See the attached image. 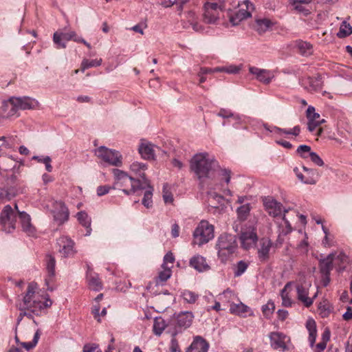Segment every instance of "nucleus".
<instances>
[{
  "instance_id": "obj_1",
  "label": "nucleus",
  "mask_w": 352,
  "mask_h": 352,
  "mask_svg": "<svg viewBox=\"0 0 352 352\" xmlns=\"http://www.w3.org/2000/svg\"><path fill=\"white\" fill-rule=\"evenodd\" d=\"M190 163V169L199 180L201 188L210 187L216 180H224L226 184L230 182V170L221 168L218 162L210 157L208 153L195 154Z\"/></svg>"
},
{
  "instance_id": "obj_2",
  "label": "nucleus",
  "mask_w": 352,
  "mask_h": 352,
  "mask_svg": "<svg viewBox=\"0 0 352 352\" xmlns=\"http://www.w3.org/2000/svg\"><path fill=\"white\" fill-rule=\"evenodd\" d=\"M113 175L115 179V188L121 189L126 195L134 194L139 190L140 188H144L148 185V179L141 182L140 179H135L128 175L124 170L114 168L113 169Z\"/></svg>"
},
{
  "instance_id": "obj_3",
  "label": "nucleus",
  "mask_w": 352,
  "mask_h": 352,
  "mask_svg": "<svg viewBox=\"0 0 352 352\" xmlns=\"http://www.w3.org/2000/svg\"><path fill=\"white\" fill-rule=\"evenodd\" d=\"M36 289V283H29L25 295L23 298V305H21L19 309L27 310L35 315H39L42 310L50 307L52 301L50 298H46L45 302L41 301L38 296L35 294Z\"/></svg>"
},
{
  "instance_id": "obj_4",
  "label": "nucleus",
  "mask_w": 352,
  "mask_h": 352,
  "mask_svg": "<svg viewBox=\"0 0 352 352\" xmlns=\"http://www.w3.org/2000/svg\"><path fill=\"white\" fill-rule=\"evenodd\" d=\"M236 237L231 234H221L216 243L217 255L222 263H226L237 249Z\"/></svg>"
},
{
  "instance_id": "obj_5",
  "label": "nucleus",
  "mask_w": 352,
  "mask_h": 352,
  "mask_svg": "<svg viewBox=\"0 0 352 352\" xmlns=\"http://www.w3.org/2000/svg\"><path fill=\"white\" fill-rule=\"evenodd\" d=\"M264 206L268 214L274 217L279 216L282 212H283L284 215L282 218V221L285 227L283 225L279 226L280 233L283 235H287L292 232V228L291 224L285 217V213L288 212L289 209L283 208L280 202H278L271 197L265 198L264 200Z\"/></svg>"
},
{
  "instance_id": "obj_6",
  "label": "nucleus",
  "mask_w": 352,
  "mask_h": 352,
  "mask_svg": "<svg viewBox=\"0 0 352 352\" xmlns=\"http://www.w3.org/2000/svg\"><path fill=\"white\" fill-rule=\"evenodd\" d=\"M17 211L16 204H14V208L9 204L3 208L0 213V225L6 233H11L15 229Z\"/></svg>"
},
{
  "instance_id": "obj_7",
  "label": "nucleus",
  "mask_w": 352,
  "mask_h": 352,
  "mask_svg": "<svg viewBox=\"0 0 352 352\" xmlns=\"http://www.w3.org/2000/svg\"><path fill=\"white\" fill-rule=\"evenodd\" d=\"M193 243L202 245L214 238V227L207 221H201L193 232Z\"/></svg>"
},
{
  "instance_id": "obj_8",
  "label": "nucleus",
  "mask_w": 352,
  "mask_h": 352,
  "mask_svg": "<svg viewBox=\"0 0 352 352\" xmlns=\"http://www.w3.org/2000/svg\"><path fill=\"white\" fill-rule=\"evenodd\" d=\"M94 152L98 157L111 166L116 167H121L122 166L123 157L118 151L110 149L105 146H100Z\"/></svg>"
},
{
  "instance_id": "obj_9",
  "label": "nucleus",
  "mask_w": 352,
  "mask_h": 352,
  "mask_svg": "<svg viewBox=\"0 0 352 352\" xmlns=\"http://www.w3.org/2000/svg\"><path fill=\"white\" fill-rule=\"evenodd\" d=\"M224 8L223 0H209L204 4V20L207 23H215L219 19V11Z\"/></svg>"
},
{
  "instance_id": "obj_10",
  "label": "nucleus",
  "mask_w": 352,
  "mask_h": 352,
  "mask_svg": "<svg viewBox=\"0 0 352 352\" xmlns=\"http://www.w3.org/2000/svg\"><path fill=\"white\" fill-rule=\"evenodd\" d=\"M311 287L310 283H303L300 280L296 283V288L297 293V298L306 307L312 305L314 300L316 298L318 292H316L312 298L309 297V288Z\"/></svg>"
},
{
  "instance_id": "obj_11",
  "label": "nucleus",
  "mask_w": 352,
  "mask_h": 352,
  "mask_svg": "<svg viewBox=\"0 0 352 352\" xmlns=\"http://www.w3.org/2000/svg\"><path fill=\"white\" fill-rule=\"evenodd\" d=\"M239 239L243 249L249 250L253 248L258 241L256 228L251 226L243 228L240 234Z\"/></svg>"
},
{
  "instance_id": "obj_12",
  "label": "nucleus",
  "mask_w": 352,
  "mask_h": 352,
  "mask_svg": "<svg viewBox=\"0 0 352 352\" xmlns=\"http://www.w3.org/2000/svg\"><path fill=\"white\" fill-rule=\"evenodd\" d=\"M272 248V242L268 238H261L258 241L257 246V256L262 263L268 261L270 256V250Z\"/></svg>"
},
{
  "instance_id": "obj_13",
  "label": "nucleus",
  "mask_w": 352,
  "mask_h": 352,
  "mask_svg": "<svg viewBox=\"0 0 352 352\" xmlns=\"http://www.w3.org/2000/svg\"><path fill=\"white\" fill-rule=\"evenodd\" d=\"M302 85L309 92H318L321 90L323 85L322 78L320 75L316 77L307 76L301 79Z\"/></svg>"
},
{
  "instance_id": "obj_14",
  "label": "nucleus",
  "mask_w": 352,
  "mask_h": 352,
  "mask_svg": "<svg viewBox=\"0 0 352 352\" xmlns=\"http://www.w3.org/2000/svg\"><path fill=\"white\" fill-rule=\"evenodd\" d=\"M270 345L275 350L285 351L288 349L286 344L287 336L280 332H272L269 335Z\"/></svg>"
},
{
  "instance_id": "obj_15",
  "label": "nucleus",
  "mask_w": 352,
  "mask_h": 352,
  "mask_svg": "<svg viewBox=\"0 0 352 352\" xmlns=\"http://www.w3.org/2000/svg\"><path fill=\"white\" fill-rule=\"evenodd\" d=\"M59 252L63 257H69L74 254V241L69 237L63 236L57 240Z\"/></svg>"
},
{
  "instance_id": "obj_16",
  "label": "nucleus",
  "mask_w": 352,
  "mask_h": 352,
  "mask_svg": "<svg viewBox=\"0 0 352 352\" xmlns=\"http://www.w3.org/2000/svg\"><path fill=\"white\" fill-rule=\"evenodd\" d=\"M249 72L255 76L256 80L264 84H269L274 78V73L272 71L253 66L249 67Z\"/></svg>"
},
{
  "instance_id": "obj_17",
  "label": "nucleus",
  "mask_w": 352,
  "mask_h": 352,
  "mask_svg": "<svg viewBox=\"0 0 352 352\" xmlns=\"http://www.w3.org/2000/svg\"><path fill=\"white\" fill-rule=\"evenodd\" d=\"M307 118L308 119L307 128L310 132H313L316 127L324 122V120L320 118V114L315 112V108L312 106L308 107L307 109Z\"/></svg>"
},
{
  "instance_id": "obj_18",
  "label": "nucleus",
  "mask_w": 352,
  "mask_h": 352,
  "mask_svg": "<svg viewBox=\"0 0 352 352\" xmlns=\"http://www.w3.org/2000/svg\"><path fill=\"white\" fill-rule=\"evenodd\" d=\"M46 263V270L47 272V277L45 278V284L47 286V290L53 291L54 287H50V284L52 282L53 278L55 276V265H56V260L54 256L50 254H47L46 256L45 259Z\"/></svg>"
},
{
  "instance_id": "obj_19",
  "label": "nucleus",
  "mask_w": 352,
  "mask_h": 352,
  "mask_svg": "<svg viewBox=\"0 0 352 352\" xmlns=\"http://www.w3.org/2000/svg\"><path fill=\"white\" fill-rule=\"evenodd\" d=\"M208 342L202 337L197 336L194 338L185 352H208Z\"/></svg>"
},
{
  "instance_id": "obj_20",
  "label": "nucleus",
  "mask_w": 352,
  "mask_h": 352,
  "mask_svg": "<svg viewBox=\"0 0 352 352\" xmlns=\"http://www.w3.org/2000/svg\"><path fill=\"white\" fill-rule=\"evenodd\" d=\"M15 102L14 105H17L19 110H28L36 108L38 106V102L32 98L24 97H12Z\"/></svg>"
},
{
  "instance_id": "obj_21",
  "label": "nucleus",
  "mask_w": 352,
  "mask_h": 352,
  "mask_svg": "<svg viewBox=\"0 0 352 352\" xmlns=\"http://www.w3.org/2000/svg\"><path fill=\"white\" fill-rule=\"evenodd\" d=\"M155 148L160 151L159 147L150 142H142L139 146L138 151L144 159L153 160L156 152Z\"/></svg>"
},
{
  "instance_id": "obj_22",
  "label": "nucleus",
  "mask_w": 352,
  "mask_h": 352,
  "mask_svg": "<svg viewBox=\"0 0 352 352\" xmlns=\"http://www.w3.org/2000/svg\"><path fill=\"white\" fill-rule=\"evenodd\" d=\"M23 230L29 236L34 235L35 228L31 223L30 216L25 212L17 211Z\"/></svg>"
},
{
  "instance_id": "obj_23",
  "label": "nucleus",
  "mask_w": 352,
  "mask_h": 352,
  "mask_svg": "<svg viewBox=\"0 0 352 352\" xmlns=\"http://www.w3.org/2000/svg\"><path fill=\"white\" fill-rule=\"evenodd\" d=\"M190 265L199 272L207 271L210 269L206 258L200 255H195L192 257L190 260Z\"/></svg>"
},
{
  "instance_id": "obj_24",
  "label": "nucleus",
  "mask_w": 352,
  "mask_h": 352,
  "mask_svg": "<svg viewBox=\"0 0 352 352\" xmlns=\"http://www.w3.org/2000/svg\"><path fill=\"white\" fill-rule=\"evenodd\" d=\"M22 166V163L19 164L12 157L3 156L1 157V166L0 165V169L3 171L12 170L15 172L16 169H20Z\"/></svg>"
},
{
  "instance_id": "obj_25",
  "label": "nucleus",
  "mask_w": 352,
  "mask_h": 352,
  "mask_svg": "<svg viewBox=\"0 0 352 352\" xmlns=\"http://www.w3.org/2000/svg\"><path fill=\"white\" fill-rule=\"evenodd\" d=\"M193 318L190 311L181 312L176 317V324L180 328L186 329L191 325Z\"/></svg>"
},
{
  "instance_id": "obj_26",
  "label": "nucleus",
  "mask_w": 352,
  "mask_h": 352,
  "mask_svg": "<svg viewBox=\"0 0 352 352\" xmlns=\"http://www.w3.org/2000/svg\"><path fill=\"white\" fill-rule=\"evenodd\" d=\"M275 25V23L267 18H259L255 20V30L258 34H263L267 32L270 28Z\"/></svg>"
},
{
  "instance_id": "obj_27",
  "label": "nucleus",
  "mask_w": 352,
  "mask_h": 352,
  "mask_svg": "<svg viewBox=\"0 0 352 352\" xmlns=\"http://www.w3.org/2000/svg\"><path fill=\"white\" fill-rule=\"evenodd\" d=\"M146 190L144 193V197L142 200V204L146 208H151L153 206V188L151 186L149 180H148V185L145 184L144 188H140L139 190Z\"/></svg>"
},
{
  "instance_id": "obj_28",
  "label": "nucleus",
  "mask_w": 352,
  "mask_h": 352,
  "mask_svg": "<svg viewBox=\"0 0 352 352\" xmlns=\"http://www.w3.org/2000/svg\"><path fill=\"white\" fill-rule=\"evenodd\" d=\"M147 169V164L139 162H133L130 165V170L139 177L141 182L147 179L145 177V170Z\"/></svg>"
},
{
  "instance_id": "obj_29",
  "label": "nucleus",
  "mask_w": 352,
  "mask_h": 352,
  "mask_svg": "<svg viewBox=\"0 0 352 352\" xmlns=\"http://www.w3.org/2000/svg\"><path fill=\"white\" fill-rule=\"evenodd\" d=\"M334 254H330L325 258L320 261L319 267L321 274H330L333 268Z\"/></svg>"
},
{
  "instance_id": "obj_30",
  "label": "nucleus",
  "mask_w": 352,
  "mask_h": 352,
  "mask_svg": "<svg viewBox=\"0 0 352 352\" xmlns=\"http://www.w3.org/2000/svg\"><path fill=\"white\" fill-rule=\"evenodd\" d=\"M251 16V13L248 10L240 9L234 14L230 15V22L232 25H237L239 23Z\"/></svg>"
},
{
  "instance_id": "obj_31",
  "label": "nucleus",
  "mask_w": 352,
  "mask_h": 352,
  "mask_svg": "<svg viewBox=\"0 0 352 352\" xmlns=\"http://www.w3.org/2000/svg\"><path fill=\"white\" fill-rule=\"evenodd\" d=\"M15 102L13 98H10L9 100L3 104V109H5L6 118H10L12 116H19V108L17 105H14Z\"/></svg>"
},
{
  "instance_id": "obj_32",
  "label": "nucleus",
  "mask_w": 352,
  "mask_h": 352,
  "mask_svg": "<svg viewBox=\"0 0 352 352\" xmlns=\"http://www.w3.org/2000/svg\"><path fill=\"white\" fill-rule=\"evenodd\" d=\"M217 115L221 118H224V119L232 118L234 121L233 126L236 129L238 128V125L241 123V117L237 114H234L229 109H221L219 110V111L217 113Z\"/></svg>"
},
{
  "instance_id": "obj_33",
  "label": "nucleus",
  "mask_w": 352,
  "mask_h": 352,
  "mask_svg": "<svg viewBox=\"0 0 352 352\" xmlns=\"http://www.w3.org/2000/svg\"><path fill=\"white\" fill-rule=\"evenodd\" d=\"M296 47L297 48L298 52L304 56H309L313 53V46L311 43L303 41H297L296 43Z\"/></svg>"
},
{
  "instance_id": "obj_34",
  "label": "nucleus",
  "mask_w": 352,
  "mask_h": 352,
  "mask_svg": "<svg viewBox=\"0 0 352 352\" xmlns=\"http://www.w3.org/2000/svg\"><path fill=\"white\" fill-rule=\"evenodd\" d=\"M208 202L209 206L213 208H217L219 205L223 204V197L216 192L210 190L208 192Z\"/></svg>"
},
{
  "instance_id": "obj_35",
  "label": "nucleus",
  "mask_w": 352,
  "mask_h": 352,
  "mask_svg": "<svg viewBox=\"0 0 352 352\" xmlns=\"http://www.w3.org/2000/svg\"><path fill=\"white\" fill-rule=\"evenodd\" d=\"M57 204L60 207V211L54 214V219L56 221H58L59 223H63L67 221L69 218V211L67 208L62 201L57 203Z\"/></svg>"
},
{
  "instance_id": "obj_36",
  "label": "nucleus",
  "mask_w": 352,
  "mask_h": 352,
  "mask_svg": "<svg viewBox=\"0 0 352 352\" xmlns=\"http://www.w3.org/2000/svg\"><path fill=\"white\" fill-rule=\"evenodd\" d=\"M250 308L242 302L239 304L232 303L230 307V311L232 314L240 316H245Z\"/></svg>"
},
{
  "instance_id": "obj_37",
  "label": "nucleus",
  "mask_w": 352,
  "mask_h": 352,
  "mask_svg": "<svg viewBox=\"0 0 352 352\" xmlns=\"http://www.w3.org/2000/svg\"><path fill=\"white\" fill-rule=\"evenodd\" d=\"M163 270L159 272L158 276L155 279L157 285H162L166 282L171 276V266L162 267Z\"/></svg>"
},
{
  "instance_id": "obj_38",
  "label": "nucleus",
  "mask_w": 352,
  "mask_h": 352,
  "mask_svg": "<svg viewBox=\"0 0 352 352\" xmlns=\"http://www.w3.org/2000/svg\"><path fill=\"white\" fill-rule=\"evenodd\" d=\"M65 41H74L76 43H82L88 46V43L81 37L78 36L74 32H60Z\"/></svg>"
},
{
  "instance_id": "obj_39",
  "label": "nucleus",
  "mask_w": 352,
  "mask_h": 352,
  "mask_svg": "<svg viewBox=\"0 0 352 352\" xmlns=\"http://www.w3.org/2000/svg\"><path fill=\"white\" fill-rule=\"evenodd\" d=\"M102 289V283L100 280L98 274H89V290L92 289L95 292L100 291Z\"/></svg>"
},
{
  "instance_id": "obj_40",
  "label": "nucleus",
  "mask_w": 352,
  "mask_h": 352,
  "mask_svg": "<svg viewBox=\"0 0 352 352\" xmlns=\"http://www.w3.org/2000/svg\"><path fill=\"white\" fill-rule=\"evenodd\" d=\"M251 210V206L250 204H246L241 206L236 210L238 219L241 221H245L247 219Z\"/></svg>"
},
{
  "instance_id": "obj_41",
  "label": "nucleus",
  "mask_w": 352,
  "mask_h": 352,
  "mask_svg": "<svg viewBox=\"0 0 352 352\" xmlns=\"http://www.w3.org/2000/svg\"><path fill=\"white\" fill-rule=\"evenodd\" d=\"M166 327L165 320L162 318H155L153 324V332L156 336H160Z\"/></svg>"
},
{
  "instance_id": "obj_42",
  "label": "nucleus",
  "mask_w": 352,
  "mask_h": 352,
  "mask_svg": "<svg viewBox=\"0 0 352 352\" xmlns=\"http://www.w3.org/2000/svg\"><path fill=\"white\" fill-rule=\"evenodd\" d=\"M292 284V282L287 283L284 288L280 291V296L282 298V305L286 307H292V300L289 297L288 294L286 292L287 289Z\"/></svg>"
},
{
  "instance_id": "obj_43",
  "label": "nucleus",
  "mask_w": 352,
  "mask_h": 352,
  "mask_svg": "<svg viewBox=\"0 0 352 352\" xmlns=\"http://www.w3.org/2000/svg\"><path fill=\"white\" fill-rule=\"evenodd\" d=\"M352 34V27L349 23L343 21L340 27L337 36L339 38H345Z\"/></svg>"
},
{
  "instance_id": "obj_44",
  "label": "nucleus",
  "mask_w": 352,
  "mask_h": 352,
  "mask_svg": "<svg viewBox=\"0 0 352 352\" xmlns=\"http://www.w3.org/2000/svg\"><path fill=\"white\" fill-rule=\"evenodd\" d=\"M41 334V330L38 329L36 331V333H34V338L31 342H21L20 344L23 347H24L27 351H29V350L33 349L36 345V344L38 343V340L40 338Z\"/></svg>"
},
{
  "instance_id": "obj_45",
  "label": "nucleus",
  "mask_w": 352,
  "mask_h": 352,
  "mask_svg": "<svg viewBox=\"0 0 352 352\" xmlns=\"http://www.w3.org/2000/svg\"><path fill=\"white\" fill-rule=\"evenodd\" d=\"M294 172L296 173V176L298 178V179L300 181H301L302 183L307 184H316V180L315 177H313L311 175H309V176L304 175L302 173H301L298 171V168H294Z\"/></svg>"
},
{
  "instance_id": "obj_46",
  "label": "nucleus",
  "mask_w": 352,
  "mask_h": 352,
  "mask_svg": "<svg viewBox=\"0 0 352 352\" xmlns=\"http://www.w3.org/2000/svg\"><path fill=\"white\" fill-rule=\"evenodd\" d=\"M32 160H36L40 163H43L45 166V168L48 172H52V166L51 165L52 160L49 156H33Z\"/></svg>"
},
{
  "instance_id": "obj_47",
  "label": "nucleus",
  "mask_w": 352,
  "mask_h": 352,
  "mask_svg": "<svg viewBox=\"0 0 352 352\" xmlns=\"http://www.w3.org/2000/svg\"><path fill=\"white\" fill-rule=\"evenodd\" d=\"M248 264L244 261H239L235 267L234 274L235 277H239L241 276L248 269Z\"/></svg>"
},
{
  "instance_id": "obj_48",
  "label": "nucleus",
  "mask_w": 352,
  "mask_h": 352,
  "mask_svg": "<svg viewBox=\"0 0 352 352\" xmlns=\"http://www.w3.org/2000/svg\"><path fill=\"white\" fill-rule=\"evenodd\" d=\"M311 152V147L305 144L299 146L296 150L298 155L303 159L308 158L309 157V153Z\"/></svg>"
},
{
  "instance_id": "obj_49",
  "label": "nucleus",
  "mask_w": 352,
  "mask_h": 352,
  "mask_svg": "<svg viewBox=\"0 0 352 352\" xmlns=\"http://www.w3.org/2000/svg\"><path fill=\"white\" fill-rule=\"evenodd\" d=\"M53 41L57 48H65L66 44L60 32H56L53 35Z\"/></svg>"
},
{
  "instance_id": "obj_50",
  "label": "nucleus",
  "mask_w": 352,
  "mask_h": 352,
  "mask_svg": "<svg viewBox=\"0 0 352 352\" xmlns=\"http://www.w3.org/2000/svg\"><path fill=\"white\" fill-rule=\"evenodd\" d=\"M182 297L187 302L194 303L197 300L198 295L191 291L186 290L182 293Z\"/></svg>"
},
{
  "instance_id": "obj_51",
  "label": "nucleus",
  "mask_w": 352,
  "mask_h": 352,
  "mask_svg": "<svg viewBox=\"0 0 352 352\" xmlns=\"http://www.w3.org/2000/svg\"><path fill=\"white\" fill-rule=\"evenodd\" d=\"M275 309L274 303L272 301H268L267 303L262 306V311L266 318H269Z\"/></svg>"
},
{
  "instance_id": "obj_52",
  "label": "nucleus",
  "mask_w": 352,
  "mask_h": 352,
  "mask_svg": "<svg viewBox=\"0 0 352 352\" xmlns=\"http://www.w3.org/2000/svg\"><path fill=\"white\" fill-rule=\"evenodd\" d=\"M78 222L85 228H88L87 214L85 211H80L76 214Z\"/></svg>"
},
{
  "instance_id": "obj_53",
  "label": "nucleus",
  "mask_w": 352,
  "mask_h": 352,
  "mask_svg": "<svg viewBox=\"0 0 352 352\" xmlns=\"http://www.w3.org/2000/svg\"><path fill=\"white\" fill-rule=\"evenodd\" d=\"M168 184H164L163 186V199L166 204H170L173 201V197L171 192L167 190Z\"/></svg>"
},
{
  "instance_id": "obj_54",
  "label": "nucleus",
  "mask_w": 352,
  "mask_h": 352,
  "mask_svg": "<svg viewBox=\"0 0 352 352\" xmlns=\"http://www.w3.org/2000/svg\"><path fill=\"white\" fill-rule=\"evenodd\" d=\"M318 309L320 311V314L322 315V317L327 316L330 313L329 305L326 302H320L318 305Z\"/></svg>"
},
{
  "instance_id": "obj_55",
  "label": "nucleus",
  "mask_w": 352,
  "mask_h": 352,
  "mask_svg": "<svg viewBox=\"0 0 352 352\" xmlns=\"http://www.w3.org/2000/svg\"><path fill=\"white\" fill-rule=\"evenodd\" d=\"M240 69L234 65H231L228 67H222V68H216L214 71L216 72H226L228 74H236L239 72Z\"/></svg>"
},
{
  "instance_id": "obj_56",
  "label": "nucleus",
  "mask_w": 352,
  "mask_h": 352,
  "mask_svg": "<svg viewBox=\"0 0 352 352\" xmlns=\"http://www.w3.org/2000/svg\"><path fill=\"white\" fill-rule=\"evenodd\" d=\"M311 160L317 166H322L324 165V162L321 159V157L315 152H311L309 153V157Z\"/></svg>"
},
{
  "instance_id": "obj_57",
  "label": "nucleus",
  "mask_w": 352,
  "mask_h": 352,
  "mask_svg": "<svg viewBox=\"0 0 352 352\" xmlns=\"http://www.w3.org/2000/svg\"><path fill=\"white\" fill-rule=\"evenodd\" d=\"M100 309V306L99 303H94V300L93 301V305L91 307V313L94 315V317L98 322H100L99 311Z\"/></svg>"
},
{
  "instance_id": "obj_58",
  "label": "nucleus",
  "mask_w": 352,
  "mask_h": 352,
  "mask_svg": "<svg viewBox=\"0 0 352 352\" xmlns=\"http://www.w3.org/2000/svg\"><path fill=\"white\" fill-rule=\"evenodd\" d=\"M175 257L173 254L170 252L167 253L164 257V263L162 264V267H168V264L170 263L173 265Z\"/></svg>"
},
{
  "instance_id": "obj_59",
  "label": "nucleus",
  "mask_w": 352,
  "mask_h": 352,
  "mask_svg": "<svg viewBox=\"0 0 352 352\" xmlns=\"http://www.w3.org/2000/svg\"><path fill=\"white\" fill-rule=\"evenodd\" d=\"M212 70L211 69L208 68H201L200 71L199 72V83H203L206 81V78L204 76V74H206L208 73L212 72Z\"/></svg>"
},
{
  "instance_id": "obj_60",
  "label": "nucleus",
  "mask_w": 352,
  "mask_h": 352,
  "mask_svg": "<svg viewBox=\"0 0 352 352\" xmlns=\"http://www.w3.org/2000/svg\"><path fill=\"white\" fill-rule=\"evenodd\" d=\"M294 8L298 11V12L304 13L305 15H307L309 14V12L307 9H306L304 6H302L300 3H290Z\"/></svg>"
},
{
  "instance_id": "obj_61",
  "label": "nucleus",
  "mask_w": 352,
  "mask_h": 352,
  "mask_svg": "<svg viewBox=\"0 0 352 352\" xmlns=\"http://www.w3.org/2000/svg\"><path fill=\"white\" fill-rule=\"evenodd\" d=\"M271 132H273L274 133L279 134V135H282V134L291 135L290 129H281L278 126H274L272 130H271Z\"/></svg>"
},
{
  "instance_id": "obj_62",
  "label": "nucleus",
  "mask_w": 352,
  "mask_h": 352,
  "mask_svg": "<svg viewBox=\"0 0 352 352\" xmlns=\"http://www.w3.org/2000/svg\"><path fill=\"white\" fill-rule=\"evenodd\" d=\"M322 229L324 234V238L322 241V243L324 246H327V245L329 246L331 245V243H330V241L329 239V230L323 225H322Z\"/></svg>"
},
{
  "instance_id": "obj_63",
  "label": "nucleus",
  "mask_w": 352,
  "mask_h": 352,
  "mask_svg": "<svg viewBox=\"0 0 352 352\" xmlns=\"http://www.w3.org/2000/svg\"><path fill=\"white\" fill-rule=\"evenodd\" d=\"M170 351L171 352H181L177 340L173 338L170 341Z\"/></svg>"
},
{
  "instance_id": "obj_64",
  "label": "nucleus",
  "mask_w": 352,
  "mask_h": 352,
  "mask_svg": "<svg viewBox=\"0 0 352 352\" xmlns=\"http://www.w3.org/2000/svg\"><path fill=\"white\" fill-rule=\"evenodd\" d=\"M342 318L346 321L352 320V308L350 306L346 307V311L343 314Z\"/></svg>"
}]
</instances>
